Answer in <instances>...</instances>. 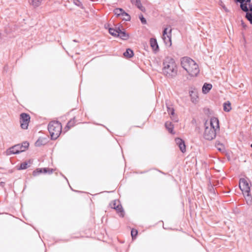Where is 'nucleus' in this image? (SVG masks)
I'll list each match as a JSON object with an SVG mask.
<instances>
[{"mask_svg": "<svg viewBox=\"0 0 252 252\" xmlns=\"http://www.w3.org/2000/svg\"><path fill=\"white\" fill-rule=\"evenodd\" d=\"M180 64L190 78L197 77L200 72L198 64L189 57H184L181 58Z\"/></svg>", "mask_w": 252, "mask_h": 252, "instance_id": "obj_1", "label": "nucleus"}, {"mask_svg": "<svg viewBox=\"0 0 252 252\" xmlns=\"http://www.w3.org/2000/svg\"><path fill=\"white\" fill-rule=\"evenodd\" d=\"M219 122L217 118L213 117L205 123L204 138L208 140L215 138L217 131L219 130Z\"/></svg>", "mask_w": 252, "mask_h": 252, "instance_id": "obj_2", "label": "nucleus"}, {"mask_svg": "<svg viewBox=\"0 0 252 252\" xmlns=\"http://www.w3.org/2000/svg\"><path fill=\"white\" fill-rule=\"evenodd\" d=\"M162 72L168 78H173L177 75L178 66L174 59L169 56L164 59L162 62Z\"/></svg>", "mask_w": 252, "mask_h": 252, "instance_id": "obj_3", "label": "nucleus"}, {"mask_svg": "<svg viewBox=\"0 0 252 252\" xmlns=\"http://www.w3.org/2000/svg\"><path fill=\"white\" fill-rule=\"evenodd\" d=\"M240 3V8L244 12H247L246 18L250 22L252 21V4L251 0H235Z\"/></svg>", "mask_w": 252, "mask_h": 252, "instance_id": "obj_4", "label": "nucleus"}, {"mask_svg": "<svg viewBox=\"0 0 252 252\" xmlns=\"http://www.w3.org/2000/svg\"><path fill=\"white\" fill-rule=\"evenodd\" d=\"M48 130L53 139H57L62 131L61 124L58 122H51L48 125Z\"/></svg>", "mask_w": 252, "mask_h": 252, "instance_id": "obj_5", "label": "nucleus"}, {"mask_svg": "<svg viewBox=\"0 0 252 252\" xmlns=\"http://www.w3.org/2000/svg\"><path fill=\"white\" fill-rule=\"evenodd\" d=\"M29 144L27 142H23L22 144L15 145L5 151L6 156H10L12 154H17L24 152L29 147Z\"/></svg>", "mask_w": 252, "mask_h": 252, "instance_id": "obj_6", "label": "nucleus"}, {"mask_svg": "<svg viewBox=\"0 0 252 252\" xmlns=\"http://www.w3.org/2000/svg\"><path fill=\"white\" fill-rule=\"evenodd\" d=\"M171 32L172 30L171 28H166L164 29L163 32L162 39L167 47H170L172 45Z\"/></svg>", "mask_w": 252, "mask_h": 252, "instance_id": "obj_7", "label": "nucleus"}, {"mask_svg": "<svg viewBox=\"0 0 252 252\" xmlns=\"http://www.w3.org/2000/svg\"><path fill=\"white\" fill-rule=\"evenodd\" d=\"M239 188L243 192V194L245 193H248L250 192V185L248 180L245 178H242L240 180L239 182Z\"/></svg>", "mask_w": 252, "mask_h": 252, "instance_id": "obj_8", "label": "nucleus"}, {"mask_svg": "<svg viewBox=\"0 0 252 252\" xmlns=\"http://www.w3.org/2000/svg\"><path fill=\"white\" fill-rule=\"evenodd\" d=\"M30 120V117L26 113H22L20 115V123L22 128L27 129Z\"/></svg>", "mask_w": 252, "mask_h": 252, "instance_id": "obj_9", "label": "nucleus"}, {"mask_svg": "<svg viewBox=\"0 0 252 252\" xmlns=\"http://www.w3.org/2000/svg\"><path fill=\"white\" fill-rule=\"evenodd\" d=\"M189 95L190 101L194 104H197L199 102V97L197 91L195 88H191L189 91Z\"/></svg>", "mask_w": 252, "mask_h": 252, "instance_id": "obj_10", "label": "nucleus"}, {"mask_svg": "<svg viewBox=\"0 0 252 252\" xmlns=\"http://www.w3.org/2000/svg\"><path fill=\"white\" fill-rule=\"evenodd\" d=\"M175 140L176 144L178 146L181 152L182 153H185L186 151V147L184 141L180 138H177Z\"/></svg>", "mask_w": 252, "mask_h": 252, "instance_id": "obj_11", "label": "nucleus"}, {"mask_svg": "<svg viewBox=\"0 0 252 252\" xmlns=\"http://www.w3.org/2000/svg\"><path fill=\"white\" fill-rule=\"evenodd\" d=\"M150 43L151 47L154 52H157L159 51V47L157 41L155 38H151Z\"/></svg>", "mask_w": 252, "mask_h": 252, "instance_id": "obj_12", "label": "nucleus"}, {"mask_svg": "<svg viewBox=\"0 0 252 252\" xmlns=\"http://www.w3.org/2000/svg\"><path fill=\"white\" fill-rule=\"evenodd\" d=\"M45 0H29V4L34 8H37L41 5Z\"/></svg>", "mask_w": 252, "mask_h": 252, "instance_id": "obj_13", "label": "nucleus"}, {"mask_svg": "<svg viewBox=\"0 0 252 252\" xmlns=\"http://www.w3.org/2000/svg\"><path fill=\"white\" fill-rule=\"evenodd\" d=\"M212 88V85L210 83H205L202 88V92L203 94H208Z\"/></svg>", "mask_w": 252, "mask_h": 252, "instance_id": "obj_14", "label": "nucleus"}, {"mask_svg": "<svg viewBox=\"0 0 252 252\" xmlns=\"http://www.w3.org/2000/svg\"><path fill=\"white\" fill-rule=\"evenodd\" d=\"M167 111H168V114L170 115H171L170 117H171V119H172L173 120H174L176 122H177L178 120H177V118L175 117V116L174 115V114H175L174 109H173V108H172L171 107H167Z\"/></svg>", "mask_w": 252, "mask_h": 252, "instance_id": "obj_15", "label": "nucleus"}, {"mask_svg": "<svg viewBox=\"0 0 252 252\" xmlns=\"http://www.w3.org/2000/svg\"><path fill=\"white\" fill-rule=\"evenodd\" d=\"M117 36L119 37L124 40H126L129 38L128 34L126 33L125 32L122 31L121 30H120L119 32H118Z\"/></svg>", "mask_w": 252, "mask_h": 252, "instance_id": "obj_16", "label": "nucleus"}, {"mask_svg": "<svg viewBox=\"0 0 252 252\" xmlns=\"http://www.w3.org/2000/svg\"><path fill=\"white\" fill-rule=\"evenodd\" d=\"M113 208L117 210L118 213H119V216L121 217H123L124 216V212L123 210L122 207L121 205L119 204V203H118L117 207L114 206Z\"/></svg>", "mask_w": 252, "mask_h": 252, "instance_id": "obj_17", "label": "nucleus"}, {"mask_svg": "<svg viewBox=\"0 0 252 252\" xmlns=\"http://www.w3.org/2000/svg\"><path fill=\"white\" fill-rule=\"evenodd\" d=\"M165 126L166 129L168 130V131L170 133L174 134V132L173 131L174 126L171 122H167L165 124Z\"/></svg>", "mask_w": 252, "mask_h": 252, "instance_id": "obj_18", "label": "nucleus"}, {"mask_svg": "<svg viewBox=\"0 0 252 252\" xmlns=\"http://www.w3.org/2000/svg\"><path fill=\"white\" fill-rule=\"evenodd\" d=\"M47 142V139L45 138H39L35 142L36 146H41L45 145Z\"/></svg>", "mask_w": 252, "mask_h": 252, "instance_id": "obj_19", "label": "nucleus"}, {"mask_svg": "<svg viewBox=\"0 0 252 252\" xmlns=\"http://www.w3.org/2000/svg\"><path fill=\"white\" fill-rule=\"evenodd\" d=\"M119 28H110L109 29V32L110 34L114 36H117L118 32L120 31Z\"/></svg>", "mask_w": 252, "mask_h": 252, "instance_id": "obj_20", "label": "nucleus"}, {"mask_svg": "<svg viewBox=\"0 0 252 252\" xmlns=\"http://www.w3.org/2000/svg\"><path fill=\"white\" fill-rule=\"evenodd\" d=\"M223 110L225 112H229L232 108L231 103L228 101L224 102L223 104Z\"/></svg>", "mask_w": 252, "mask_h": 252, "instance_id": "obj_21", "label": "nucleus"}, {"mask_svg": "<svg viewBox=\"0 0 252 252\" xmlns=\"http://www.w3.org/2000/svg\"><path fill=\"white\" fill-rule=\"evenodd\" d=\"M244 195L245 196L247 203L248 204H251L252 203V197L250 194V192L245 193Z\"/></svg>", "mask_w": 252, "mask_h": 252, "instance_id": "obj_22", "label": "nucleus"}, {"mask_svg": "<svg viewBox=\"0 0 252 252\" xmlns=\"http://www.w3.org/2000/svg\"><path fill=\"white\" fill-rule=\"evenodd\" d=\"M123 54L125 57L131 58L133 56V52L131 49H127L126 51Z\"/></svg>", "mask_w": 252, "mask_h": 252, "instance_id": "obj_23", "label": "nucleus"}, {"mask_svg": "<svg viewBox=\"0 0 252 252\" xmlns=\"http://www.w3.org/2000/svg\"><path fill=\"white\" fill-rule=\"evenodd\" d=\"M120 18L122 19L123 20L125 21H129L130 20V16L125 11L122 13Z\"/></svg>", "mask_w": 252, "mask_h": 252, "instance_id": "obj_24", "label": "nucleus"}, {"mask_svg": "<svg viewBox=\"0 0 252 252\" xmlns=\"http://www.w3.org/2000/svg\"><path fill=\"white\" fill-rule=\"evenodd\" d=\"M216 147L220 152L224 151L225 149L224 145L220 143L219 142H216Z\"/></svg>", "mask_w": 252, "mask_h": 252, "instance_id": "obj_25", "label": "nucleus"}, {"mask_svg": "<svg viewBox=\"0 0 252 252\" xmlns=\"http://www.w3.org/2000/svg\"><path fill=\"white\" fill-rule=\"evenodd\" d=\"M124 11L122 8H116L114 10V12L117 17H120Z\"/></svg>", "mask_w": 252, "mask_h": 252, "instance_id": "obj_26", "label": "nucleus"}, {"mask_svg": "<svg viewBox=\"0 0 252 252\" xmlns=\"http://www.w3.org/2000/svg\"><path fill=\"white\" fill-rule=\"evenodd\" d=\"M130 0L132 3L134 4L136 6H137V7H138L139 9L142 10V5H141L140 0Z\"/></svg>", "mask_w": 252, "mask_h": 252, "instance_id": "obj_27", "label": "nucleus"}, {"mask_svg": "<svg viewBox=\"0 0 252 252\" xmlns=\"http://www.w3.org/2000/svg\"><path fill=\"white\" fill-rule=\"evenodd\" d=\"M42 173V168H38V169H36L35 170H34L32 174L34 176H36Z\"/></svg>", "mask_w": 252, "mask_h": 252, "instance_id": "obj_28", "label": "nucleus"}, {"mask_svg": "<svg viewBox=\"0 0 252 252\" xmlns=\"http://www.w3.org/2000/svg\"><path fill=\"white\" fill-rule=\"evenodd\" d=\"M28 167V163L27 162H23L21 164L19 167H18L17 169L18 170H23L27 168Z\"/></svg>", "mask_w": 252, "mask_h": 252, "instance_id": "obj_29", "label": "nucleus"}, {"mask_svg": "<svg viewBox=\"0 0 252 252\" xmlns=\"http://www.w3.org/2000/svg\"><path fill=\"white\" fill-rule=\"evenodd\" d=\"M53 169H50L49 168H42V173L51 174L53 173Z\"/></svg>", "mask_w": 252, "mask_h": 252, "instance_id": "obj_30", "label": "nucleus"}, {"mask_svg": "<svg viewBox=\"0 0 252 252\" xmlns=\"http://www.w3.org/2000/svg\"><path fill=\"white\" fill-rule=\"evenodd\" d=\"M73 3L76 5L80 7L81 8H83V5L81 1L79 0H73Z\"/></svg>", "mask_w": 252, "mask_h": 252, "instance_id": "obj_31", "label": "nucleus"}, {"mask_svg": "<svg viewBox=\"0 0 252 252\" xmlns=\"http://www.w3.org/2000/svg\"><path fill=\"white\" fill-rule=\"evenodd\" d=\"M139 19L141 22V23L143 24H146V20L145 18L143 17V15L142 14H140L139 16Z\"/></svg>", "mask_w": 252, "mask_h": 252, "instance_id": "obj_32", "label": "nucleus"}, {"mask_svg": "<svg viewBox=\"0 0 252 252\" xmlns=\"http://www.w3.org/2000/svg\"><path fill=\"white\" fill-rule=\"evenodd\" d=\"M137 233H138V231L136 229H133L131 231V235L133 238L136 236V235H137Z\"/></svg>", "mask_w": 252, "mask_h": 252, "instance_id": "obj_33", "label": "nucleus"}, {"mask_svg": "<svg viewBox=\"0 0 252 252\" xmlns=\"http://www.w3.org/2000/svg\"><path fill=\"white\" fill-rule=\"evenodd\" d=\"M220 5L222 6V7L223 8V9L226 11V12H228V10L227 9V8L226 7V6H225L224 4L221 1L220 3Z\"/></svg>", "mask_w": 252, "mask_h": 252, "instance_id": "obj_34", "label": "nucleus"}, {"mask_svg": "<svg viewBox=\"0 0 252 252\" xmlns=\"http://www.w3.org/2000/svg\"><path fill=\"white\" fill-rule=\"evenodd\" d=\"M118 203H119V202L117 201H114L111 204V207L113 208V207H114V206L117 207Z\"/></svg>", "mask_w": 252, "mask_h": 252, "instance_id": "obj_35", "label": "nucleus"}, {"mask_svg": "<svg viewBox=\"0 0 252 252\" xmlns=\"http://www.w3.org/2000/svg\"><path fill=\"white\" fill-rule=\"evenodd\" d=\"M71 122H69L68 123V125H69L70 124Z\"/></svg>", "mask_w": 252, "mask_h": 252, "instance_id": "obj_36", "label": "nucleus"}, {"mask_svg": "<svg viewBox=\"0 0 252 252\" xmlns=\"http://www.w3.org/2000/svg\"><path fill=\"white\" fill-rule=\"evenodd\" d=\"M251 24H252V22H250Z\"/></svg>", "mask_w": 252, "mask_h": 252, "instance_id": "obj_37", "label": "nucleus"}, {"mask_svg": "<svg viewBox=\"0 0 252 252\" xmlns=\"http://www.w3.org/2000/svg\"><path fill=\"white\" fill-rule=\"evenodd\" d=\"M251 147L252 148V144L251 145Z\"/></svg>", "mask_w": 252, "mask_h": 252, "instance_id": "obj_38", "label": "nucleus"}]
</instances>
